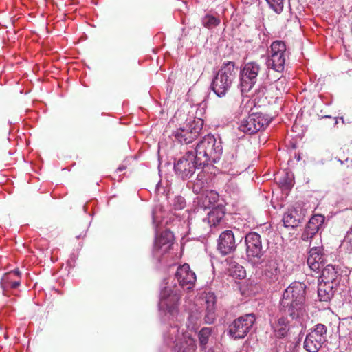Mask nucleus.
<instances>
[{"instance_id":"nucleus-14","label":"nucleus","mask_w":352,"mask_h":352,"mask_svg":"<svg viewBox=\"0 0 352 352\" xmlns=\"http://www.w3.org/2000/svg\"><path fill=\"white\" fill-rule=\"evenodd\" d=\"M173 234L170 231L163 232L157 236L155 241L154 248L155 250H161L165 253L168 252L173 244Z\"/></svg>"},{"instance_id":"nucleus-18","label":"nucleus","mask_w":352,"mask_h":352,"mask_svg":"<svg viewBox=\"0 0 352 352\" xmlns=\"http://www.w3.org/2000/svg\"><path fill=\"white\" fill-rule=\"evenodd\" d=\"M285 63V54H276L269 56L267 60V65L277 72H282L284 70Z\"/></svg>"},{"instance_id":"nucleus-17","label":"nucleus","mask_w":352,"mask_h":352,"mask_svg":"<svg viewBox=\"0 0 352 352\" xmlns=\"http://www.w3.org/2000/svg\"><path fill=\"white\" fill-rule=\"evenodd\" d=\"M274 336L278 338H282L287 335L289 331V322L285 317H281L272 324Z\"/></svg>"},{"instance_id":"nucleus-39","label":"nucleus","mask_w":352,"mask_h":352,"mask_svg":"<svg viewBox=\"0 0 352 352\" xmlns=\"http://www.w3.org/2000/svg\"><path fill=\"white\" fill-rule=\"evenodd\" d=\"M284 80H281L280 79H279L277 82H276V87L278 86V84H281L283 85V82Z\"/></svg>"},{"instance_id":"nucleus-20","label":"nucleus","mask_w":352,"mask_h":352,"mask_svg":"<svg viewBox=\"0 0 352 352\" xmlns=\"http://www.w3.org/2000/svg\"><path fill=\"white\" fill-rule=\"evenodd\" d=\"M327 331L326 326L320 323L315 325L314 329L308 334L313 337V338L318 339L324 344L327 341Z\"/></svg>"},{"instance_id":"nucleus-8","label":"nucleus","mask_w":352,"mask_h":352,"mask_svg":"<svg viewBox=\"0 0 352 352\" xmlns=\"http://www.w3.org/2000/svg\"><path fill=\"white\" fill-rule=\"evenodd\" d=\"M197 168H201L197 162V157L192 151L186 152L174 164L175 173L182 179L193 175Z\"/></svg>"},{"instance_id":"nucleus-6","label":"nucleus","mask_w":352,"mask_h":352,"mask_svg":"<svg viewBox=\"0 0 352 352\" xmlns=\"http://www.w3.org/2000/svg\"><path fill=\"white\" fill-rule=\"evenodd\" d=\"M271 120L262 113H252L241 121L239 129L245 133L254 134L267 127Z\"/></svg>"},{"instance_id":"nucleus-5","label":"nucleus","mask_w":352,"mask_h":352,"mask_svg":"<svg viewBox=\"0 0 352 352\" xmlns=\"http://www.w3.org/2000/svg\"><path fill=\"white\" fill-rule=\"evenodd\" d=\"M203 120H192L177 129L173 133L176 140L182 144H188L195 140L202 129Z\"/></svg>"},{"instance_id":"nucleus-24","label":"nucleus","mask_w":352,"mask_h":352,"mask_svg":"<svg viewBox=\"0 0 352 352\" xmlns=\"http://www.w3.org/2000/svg\"><path fill=\"white\" fill-rule=\"evenodd\" d=\"M206 303L208 304L206 308V314L205 316V321L207 323H212L215 319V300L214 297H211L210 300H207Z\"/></svg>"},{"instance_id":"nucleus-34","label":"nucleus","mask_w":352,"mask_h":352,"mask_svg":"<svg viewBox=\"0 0 352 352\" xmlns=\"http://www.w3.org/2000/svg\"><path fill=\"white\" fill-rule=\"evenodd\" d=\"M19 276H20V272L19 270L12 271L7 274H5L3 278H2V280L4 281L6 283V282H8L10 280H12V278L14 276H16L19 278Z\"/></svg>"},{"instance_id":"nucleus-31","label":"nucleus","mask_w":352,"mask_h":352,"mask_svg":"<svg viewBox=\"0 0 352 352\" xmlns=\"http://www.w3.org/2000/svg\"><path fill=\"white\" fill-rule=\"evenodd\" d=\"M173 206L175 209L181 210L186 206V201L184 197L179 196L174 199Z\"/></svg>"},{"instance_id":"nucleus-2","label":"nucleus","mask_w":352,"mask_h":352,"mask_svg":"<svg viewBox=\"0 0 352 352\" xmlns=\"http://www.w3.org/2000/svg\"><path fill=\"white\" fill-rule=\"evenodd\" d=\"M221 143L213 135L205 136L197 145V162L200 167L217 163L222 154Z\"/></svg>"},{"instance_id":"nucleus-16","label":"nucleus","mask_w":352,"mask_h":352,"mask_svg":"<svg viewBox=\"0 0 352 352\" xmlns=\"http://www.w3.org/2000/svg\"><path fill=\"white\" fill-rule=\"evenodd\" d=\"M175 349L177 352H195L196 340L189 334H184L183 338L175 344Z\"/></svg>"},{"instance_id":"nucleus-15","label":"nucleus","mask_w":352,"mask_h":352,"mask_svg":"<svg viewBox=\"0 0 352 352\" xmlns=\"http://www.w3.org/2000/svg\"><path fill=\"white\" fill-rule=\"evenodd\" d=\"M307 265L313 271L320 270L323 266V255L320 253V248L312 247L309 251V255L307 258Z\"/></svg>"},{"instance_id":"nucleus-4","label":"nucleus","mask_w":352,"mask_h":352,"mask_svg":"<svg viewBox=\"0 0 352 352\" xmlns=\"http://www.w3.org/2000/svg\"><path fill=\"white\" fill-rule=\"evenodd\" d=\"M338 272L332 265H328L322 270L319 279L318 296L320 300L328 301L330 299V292L337 285Z\"/></svg>"},{"instance_id":"nucleus-35","label":"nucleus","mask_w":352,"mask_h":352,"mask_svg":"<svg viewBox=\"0 0 352 352\" xmlns=\"http://www.w3.org/2000/svg\"><path fill=\"white\" fill-rule=\"evenodd\" d=\"M193 72L194 69L192 68H189L186 72V78L189 82L195 81L197 78V74H194Z\"/></svg>"},{"instance_id":"nucleus-11","label":"nucleus","mask_w":352,"mask_h":352,"mask_svg":"<svg viewBox=\"0 0 352 352\" xmlns=\"http://www.w3.org/2000/svg\"><path fill=\"white\" fill-rule=\"evenodd\" d=\"M246 254L252 262L259 263L264 254L261 236L254 232L248 233L245 237Z\"/></svg>"},{"instance_id":"nucleus-21","label":"nucleus","mask_w":352,"mask_h":352,"mask_svg":"<svg viewBox=\"0 0 352 352\" xmlns=\"http://www.w3.org/2000/svg\"><path fill=\"white\" fill-rule=\"evenodd\" d=\"M322 344V342L318 339L313 338L309 334L307 335L304 341V348L308 352H318Z\"/></svg>"},{"instance_id":"nucleus-23","label":"nucleus","mask_w":352,"mask_h":352,"mask_svg":"<svg viewBox=\"0 0 352 352\" xmlns=\"http://www.w3.org/2000/svg\"><path fill=\"white\" fill-rule=\"evenodd\" d=\"M324 221V217L322 215H314L307 223V226L312 232H318L320 227L322 226Z\"/></svg>"},{"instance_id":"nucleus-37","label":"nucleus","mask_w":352,"mask_h":352,"mask_svg":"<svg viewBox=\"0 0 352 352\" xmlns=\"http://www.w3.org/2000/svg\"><path fill=\"white\" fill-rule=\"evenodd\" d=\"M126 168V167L125 166L122 165V166H120L118 168L117 171H118V172H121V171H122V170H125Z\"/></svg>"},{"instance_id":"nucleus-12","label":"nucleus","mask_w":352,"mask_h":352,"mask_svg":"<svg viewBox=\"0 0 352 352\" xmlns=\"http://www.w3.org/2000/svg\"><path fill=\"white\" fill-rule=\"evenodd\" d=\"M236 249L234 233L232 230L223 231L217 240V250L221 256L232 254Z\"/></svg>"},{"instance_id":"nucleus-9","label":"nucleus","mask_w":352,"mask_h":352,"mask_svg":"<svg viewBox=\"0 0 352 352\" xmlns=\"http://www.w3.org/2000/svg\"><path fill=\"white\" fill-rule=\"evenodd\" d=\"M181 296L182 294L177 289L173 290L170 287H165L160 294V309L173 316L177 314Z\"/></svg>"},{"instance_id":"nucleus-10","label":"nucleus","mask_w":352,"mask_h":352,"mask_svg":"<svg viewBox=\"0 0 352 352\" xmlns=\"http://www.w3.org/2000/svg\"><path fill=\"white\" fill-rule=\"evenodd\" d=\"M261 72V67L256 62L245 64L241 72V87L242 92L250 91L257 82V77Z\"/></svg>"},{"instance_id":"nucleus-36","label":"nucleus","mask_w":352,"mask_h":352,"mask_svg":"<svg viewBox=\"0 0 352 352\" xmlns=\"http://www.w3.org/2000/svg\"><path fill=\"white\" fill-rule=\"evenodd\" d=\"M20 283H21L20 278H19L18 280H16L14 281H12V280H10L8 282H6V283L4 281L2 280L3 287L8 286V285H10V287L13 289L18 287L20 285Z\"/></svg>"},{"instance_id":"nucleus-7","label":"nucleus","mask_w":352,"mask_h":352,"mask_svg":"<svg viewBox=\"0 0 352 352\" xmlns=\"http://www.w3.org/2000/svg\"><path fill=\"white\" fill-rule=\"evenodd\" d=\"M254 314H248L235 319L229 326V335L234 339L245 338L255 322Z\"/></svg>"},{"instance_id":"nucleus-25","label":"nucleus","mask_w":352,"mask_h":352,"mask_svg":"<svg viewBox=\"0 0 352 352\" xmlns=\"http://www.w3.org/2000/svg\"><path fill=\"white\" fill-rule=\"evenodd\" d=\"M286 45L282 41H275L271 45V49L269 52V56H274L278 54H285Z\"/></svg>"},{"instance_id":"nucleus-27","label":"nucleus","mask_w":352,"mask_h":352,"mask_svg":"<svg viewBox=\"0 0 352 352\" xmlns=\"http://www.w3.org/2000/svg\"><path fill=\"white\" fill-rule=\"evenodd\" d=\"M212 329L210 327L202 328L198 334L200 347L201 349H205L206 346L208 342L209 338L211 335Z\"/></svg>"},{"instance_id":"nucleus-33","label":"nucleus","mask_w":352,"mask_h":352,"mask_svg":"<svg viewBox=\"0 0 352 352\" xmlns=\"http://www.w3.org/2000/svg\"><path fill=\"white\" fill-rule=\"evenodd\" d=\"M317 232L311 231V230L309 229L307 226H306L303 233L302 234L301 239L302 241H308L309 240L314 238Z\"/></svg>"},{"instance_id":"nucleus-13","label":"nucleus","mask_w":352,"mask_h":352,"mask_svg":"<svg viewBox=\"0 0 352 352\" xmlns=\"http://www.w3.org/2000/svg\"><path fill=\"white\" fill-rule=\"evenodd\" d=\"M175 277L179 285L182 288L188 290L193 288L197 280L195 273L190 270L189 265L187 263L177 267Z\"/></svg>"},{"instance_id":"nucleus-29","label":"nucleus","mask_w":352,"mask_h":352,"mask_svg":"<svg viewBox=\"0 0 352 352\" xmlns=\"http://www.w3.org/2000/svg\"><path fill=\"white\" fill-rule=\"evenodd\" d=\"M270 6L278 14L283 10V0H266Z\"/></svg>"},{"instance_id":"nucleus-38","label":"nucleus","mask_w":352,"mask_h":352,"mask_svg":"<svg viewBox=\"0 0 352 352\" xmlns=\"http://www.w3.org/2000/svg\"><path fill=\"white\" fill-rule=\"evenodd\" d=\"M351 148H352V146H349L348 147L342 148V152L344 153L345 151H349Z\"/></svg>"},{"instance_id":"nucleus-3","label":"nucleus","mask_w":352,"mask_h":352,"mask_svg":"<svg viewBox=\"0 0 352 352\" xmlns=\"http://www.w3.org/2000/svg\"><path fill=\"white\" fill-rule=\"evenodd\" d=\"M237 72L238 68L235 67L234 62L228 61L223 63L211 85L212 89L219 97L226 94L236 78Z\"/></svg>"},{"instance_id":"nucleus-30","label":"nucleus","mask_w":352,"mask_h":352,"mask_svg":"<svg viewBox=\"0 0 352 352\" xmlns=\"http://www.w3.org/2000/svg\"><path fill=\"white\" fill-rule=\"evenodd\" d=\"M237 151L236 148H232L231 151L226 154L225 162L228 165H232L236 162Z\"/></svg>"},{"instance_id":"nucleus-1","label":"nucleus","mask_w":352,"mask_h":352,"mask_svg":"<svg viewBox=\"0 0 352 352\" xmlns=\"http://www.w3.org/2000/svg\"><path fill=\"white\" fill-rule=\"evenodd\" d=\"M305 289L304 283L294 282L283 292L280 305L292 318H300L305 313Z\"/></svg>"},{"instance_id":"nucleus-19","label":"nucleus","mask_w":352,"mask_h":352,"mask_svg":"<svg viewBox=\"0 0 352 352\" xmlns=\"http://www.w3.org/2000/svg\"><path fill=\"white\" fill-rule=\"evenodd\" d=\"M301 217L296 209L289 210L283 216V223L285 227L295 228L300 222Z\"/></svg>"},{"instance_id":"nucleus-26","label":"nucleus","mask_w":352,"mask_h":352,"mask_svg":"<svg viewBox=\"0 0 352 352\" xmlns=\"http://www.w3.org/2000/svg\"><path fill=\"white\" fill-rule=\"evenodd\" d=\"M223 217V214L219 211H212L208 213V217L203 219V222L207 223L210 227L217 225Z\"/></svg>"},{"instance_id":"nucleus-28","label":"nucleus","mask_w":352,"mask_h":352,"mask_svg":"<svg viewBox=\"0 0 352 352\" xmlns=\"http://www.w3.org/2000/svg\"><path fill=\"white\" fill-rule=\"evenodd\" d=\"M203 25L208 29L217 26L220 23V19L212 15H206L202 19Z\"/></svg>"},{"instance_id":"nucleus-32","label":"nucleus","mask_w":352,"mask_h":352,"mask_svg":"<svg viewBox=\"0 0 352 352\" xmlns=\"http://www.w3.org/2000/svg\"><path fill=\"white\" fill-rule=\"evenodd\" d=\"M342 245H346L348 250L352 252V228L345 236Z\"/></svg>"},{"instance_id":"nucleus-22","label":"nucleus","mask_w":352,"mask_h":352,"mask_svg":"<svg viewBox=\"0 0 352 352\" xmlns=\"http://www.w3.org/2000/svg\"><path fill=\"white\" fill-rule=\"evenodd\" d=\"M279 271L278 269V263L275 261H270L265 269V275L270 281L274 282L278 280Z\"/></svg>"}]
</instances>
